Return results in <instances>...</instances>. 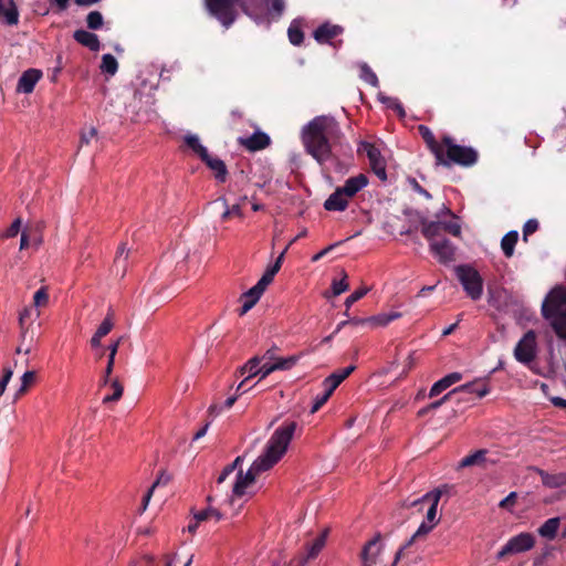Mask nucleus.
<instances>
[{
	"label": "nucleus",
	"instance_id": "obj_43",
	"mask_svg": "<svg viewBox=\"0 0 566 566\" xmlns=\"http://www.w3.org/2000/svg\"><path fill=\"white\" fill-rule=\"evenodd\" d=\"M434 527L436 525H432L428 522H422L416 533L406 543V546H411L416 539L426 537Z\"/></svg>",
	"mask_w": 566,
	"mask_h": 566
},
{
	"label": "nucleus",
	"instance_id": "obj_32",
	"mask_svg": "<svg viewBox=\"0 0 566 566\" xmlns=\"http://www.w3.org/2000/svg\"><path fill=\"white\" fill-rule=\"evenodd\" d=\"M488 453V450L485 449H480V450H476L475 452L464 457L459 467L460 468H468V467H472V465H479V464H482L485 462V455Z\"/></svg>",
	"mask_w": 566,
	"mask_h": 566
},
{
	"label": "nucleus",
	"instance_id": "obj_50",
	"mask_svg": "<svg viewBox=\"0 0 566 566\" xmlns=\"http://www.w3.org/2000/svg\"><path fill=\"white\" fill-rule=\"evenodd\" d=\"M381 102L387 104L388 107L396 111L400 118H403L406 116L405 108L397 99H394L391 97H382Z\"/></svg>",
	"mask_w": 566,
	"mask_h": 566
},
{
	"label": "nucleus",
	"instance_id": "obj_44",
	"mask_svg": "<svg viewBox=\"0 0 566 566\" xmlns=\"http://www.w3.org/2000/svg\"><path fill=\"white\" fill-rule=\"evenodd\" d=\"M186 144L199 156L200 159L208 154V149L200 144L197 136H187Z\"/></svg>",
	"mask_w": 566,
	"mask_h": 566
},
{
	"label": "nucleus",
	"instance_id": "obj_29",
	"mask_svg": "<svg viewBox=\"0 0 566 566\" xmlns=\"http://www.w3.org/2000/svg\"><path fill=\"white\" fill-rule=\"evenodd\" d=\"M560 525V518L559 517H552L548 518L539 528L538 534L549 541H553L556 535L557 531Z\"/></svg>",
	"mask_w": 566,
	"mask_h": 566
},
{
	"label": "nucleus",
	"instance_id": "obj_15",
	"mask_svg": "<svg viewBox=\"0 0 566 566\" xmlns=\"http://www.w3.org/2000/svg\"><path fill=\"white\" fill-rule=\"evenodd\" d=\"M239 142L240 145L249 151H259L265 149L271 144L269 135L261 130H256L247 138H240Z\"/></svg>",
	"mask_w": 566,
	"mask_h": 566
},
{
	"label": "nucleus",
	"instance_id": "obj_38",
	"mask_svg": "<svg viewBox=\"0 0 566 566\" xmlns=\"http://www.w3.org/2000/svg\"><path fill=\"white\" fill-rule=\"evenodd\" d=\"M49 304V293L48 286H42L38 290L33 296V305L36 307L35 310V318H39L41 315L40 307H45Z\"/></svg>",
	"mask_w": 566,
	"mask_h": 566
},
{
	"label": "nucleus",
	"instance_id": "obj_30",
	"mask_svg": "<svg viewBox=\"0 0 566 566\" xmlns=\"http://www.w3.org/2000/svg\"><path fill=\"white\" fill-rule=\"evenodd\" d=\"M31 315V308L25 307L19 315V326H20V339L23 342L29 339V342H34V332L30 331V326L25 325V318Z\"/></svg>",
	"mask_w": 566,
	"mask_h": 566
},
{
	"label": "nucleus",
	"instance_id": "obj_40",
	"mask_svg": "<svg viewBox=\"0 0 566 566\" xmlns=\"http://www.w3.org/2000/svg\"><path fill=\"white\" fill-rule=\"evenodd\" d=\"M289 247H286L283 252H281V254L277 256V259L275 260V262L270 265L265 272L263 273V277L268 279L271 283L273 282L274 280V276L275 274L280 271L281 269V265H282V262H283V259H284V254L286 252Z\"/></svg>",
	"mask_w": 566,
	"mask_h": 566
},
{
	"label": "nucleus",
	"instance_id": "obj_51",
	"mask_svg": "<svg viewBox=\"0 0 566 566\" xmlns=\"http://www.w3.org/2000/svg\"><path fill=\"white\" fill-rule=\"evenodd\" d=\"M279 350H280L279 346H276L275 344L272 345L263 354V356H262L263 360L266 359V360H270L272 363L280 361V360H286L287 357H279V356H276V352H279Z\"/></svg>",
	"mask_w": 566,
	"mask_h": 566
},
{
	"label": "nucleus",
	"instance_id": "obj_41",
	"mask_svg": "<svg viewBox=\"0 0 566 566\" xmlns=\"http://www.w3.org/2000/svg\"><path fill=\"white\" fill-rule=\"evenodd\" d=\"M118 63L112 54H104L102 57L101 70L104 73L114 75L117 71Z\"/></svg>",
	"mask_w": 566,
	"mask_h": 566
},
{
	"label": "nucleus",
	"instance_id": "obj_33",
	"mask_svg": "<svg viewBox=\"0 0 566 566\" xmlns=\"http://www.w3.org/2000/svg\"><path fill=\"white\" fill-rule=\"evenodd\" d=\"M400 317H401L400 312L392 311L390 313H380L378 315L370 316V317H368V323H370L375 326H386L390 322H392L397 318H400Z\"/></svg>",
	"mask_w": 566,
	"mask_h": 566
},
{
	"label": "nucleus",
	"instance_id": "obj_9",
	"mask_svg": "<svg viewBox=\"0 0 566 566\" xmlns=\"http://www.w3.org/2000/svg\"><path fill=\"white\" fill-rule=\"evenodd\" d=\"M535 538L531 533H521L512 537L505 546L497 553V559H502L507 555L518 554L533 548Z\"/></svg>",
	"mask_w": 566,
	"mask_h": 566
},
{
	"label": "nucleus",
	"instance_id": "obj_49",
	"mask_svg": "<svg viewBox=\"0 0 566 566\" xmlns=\"http://www.w3.org/2000/svg\"><path fill=\"white\" fill-rule=\"evenodd\" d=\"M370 291L369 287L363 286L353 292L345 301V306L347 310L357 301H359L361 297H364L368 292Z\"/></svg>",
	"mask_w": 566,
	"mask_h": 566
},
{
	"label": "nucleus",
	"instance_id": "obj_57",
	"mask_svg": "<svg viewBox=\"0 0 566 566\" xmlns=\"http://www.w3.org/2000/svg\"><path fill=\"white\" fill-rule=\"evenodd\" d=\"M22 221L20 218H17L13 220V222L10 224V227L7 229L6 233L3 234L4 238H13L15 237L20 229H21Z\"/></svg>",
	"mask_w": 566,
	"mask_h": 566
},
{
	"label": "nucleus",
	"instance_id": "obj_7",
	"mask_svg": "<svg viewBox=\"0 0 566 566\" xmlns=\"http://www.w3.org/2000/svg\"><path fill=\"white\" fill-rule=\"evenodd\" d=\"M421 233L432 244L441 240L443 232H448L457 238L461 237V226L455 221H430L427 218L420 219Z\"/></svg>",
	"mask_w": 566,
	"mask_h": 566
},
{
	"label": "nucleus",
	"instance_id": "obj_60",
	"mask_svg": "<svg viewBox=\"0 0 566 566\" xmlns=\"http://www.w3.org/2000/svg\"><path fill=\"white\" fill-rule=\"evenodd\" d=\"M213 205L214 206H220V207L223 208V211L221 213L222 220H227L230 217H232L230 214L229 207H228V203H227V199L224 197H219L217 200H214Z\"/></svg>",
	"mask_w": 566,
	"mask_h": 566
},
{
	"label": "nucleus",
	"instance_id": "obj_4",
	"mask_svg": "<svg viewBox=\"0 0 566 566\" xmlns=\"http://www.w3.org/2000/svg\"><path fill=\"white\" fill-rule=\"evenodd\" d=\"M542 316L549 323L558 338L566 340V287L556 285L544 298Z\"/></svg>",
	"mask_w": 566,
	"mask_h": 566
},
{
	"label": "nucleus",
	"instance_id": "obj_1",
	"mask_svg": "<svg viewBox=\"0 0 566 566\" xmlns=\"http://www.w3.org/2000/svg\"><path fill=\"white\" fill-rule=\"evenodd\" d=\"M296 428L297 423L291 421L274 431L264 453L252 463L245 473L241 469L238 471L237 480L232 488L233 496L240 497L244 495L245 489L255 482L259 474L269 471L282 459L287 451Z\"/></svg>",
	"mask_w": 566,
	"mask_h": 566
},
{
	"label": "nucleus",
	"instance_id": "obj_10",
	"mask_svg": "<svg viewBox=\"0 0 566 566\" xmlns=\"http://www.w3.org/2000/svg\"><path fill=\"white\" fill-rule=\"evenodd\" d=\"M361 148L367 154L369 165H370V168L374 171V174L381 181H386L387 180L386 160L382 157L379 148H377L374 144L368 143V142H361L358 151H360Z\"/></svg>",
	"mask_w": 566,
	"mask_h": 566
},
{
	"label": "nucleus",
	"instance_id": "obj_42",
	"mask_svg": "<svg viewBox=\"0 0 566 566\" xmlns=\"http://www.w3.org/2000/svg\"><path fill=\"white\" fill-rule=\"evenodd\" d=\"M289 40L293 45H301L304 41V32L300 25L293 22L287 30Z\"/></svg>",
	"mask_w": 566,
	"mask_h": 566
},
{
	"label": "nucleus",
	"instance_id": "obj_28",
	"mask_svg": "<svg viewBox=\"0 0 566 566\" xmlns=\"http://www.w3.org/2000/svg\"><path fill=\"white\" fill-rule=\"evenodd\" d=\"M4 18L8 25H15L19 22V11L13 0H0V18Z\"/></svg>",
	"mask_w": 566,
	"mask_h": 566
},
{
	"label": "nucleus",
	"instance_id": "obj_23",
	"mask_svg": "<svg viewBox=\"0 0 566 566\" xmlns=\"http://www.w3.org/2000/svg\"><path fill=\"white\" fill-rule=\"evenodd\" d=\"M73 39L81 45L90 49L93 52H97L101 48L98 36L90 31L78 29L74 31Z\"/></svg>",
	"mask_w": 566,
	"mask_h": 566
},
{
	"label": "nucleus",
	"instance_id": "obj_14",
	"mask_svg": "<svg viewBox=\"0 0 566 566\" xmlns=\"http://www.w3.org/2000/svg\"><path fill=\"white\" fill-rule=\"evenodd\" d=\"M430 249L438 256L440 263L447 264L455 259V248L448 239L433 242L430 244Z\"/></svg>",
	"mask_w": 566,
	"mask_h": 566
},
{
	"label": "nucleus",
	"instance_id": "obj_12",
	"mask_svg": "<svg viewBox=\"0 0 566 566\" xmlns=\"http://www.w3.org/2000/svg\"><path fill=\"white\" fill-rule=\"evenodd\" d=\"M381 534L376 533L375 536L365 543L359 554V558L361 560V566H373L376 564L377 558L381 552Z\"/></svg>",
	"mask_w": 566,
	"mask_h": 566
},
{
	"label": "nucleus",
	"instance_id": "obj_37",
	"mask_svg": "<svg viewBox=\"0 0 566 566\" xmlns=\"http://www.w3.org/2000/svg\"><path fill=\"white\" fill-rule=\"evenodd\" d=\"M35 380H36V371L35 370L25 371L21 377V386L15 394V398H20L21 396L25 395L28 392L29 388L35 382Z\"/></svg>",
	"mask_w": 566,
	"mask_h": 566
},
{
	"label": "nucleus",
	"instance_id": "obj_3",
	"mask_svg": "<svg viewBox=\"0 0 566 566\" xmlns=\"http://www.w3.org/2000/svg\"><path fill=\"white\" fill-rule=\"evenodd\" d=\"M239 0H205V6L210 15L229 28L237 18L235 4ZM263 0H245L241 8L245 14L258 20L261 18Z\"/></svg>",
	"mask_w": 566,
	"mask_h": 566
},
{
	"label": "nucleus",
	"instance_id": "obj_27",
	"mask_svg": "<svg viewBox=\"0 0 566 566\" xmlns=\"http://www.w3.org/2000/svg\"><path fill=\"white\" fill-rule=\"evenodd\" d=\"M462 379V374L460 373H451L437 382H434L429 391V398H433L438 395H440L443 390L448 389L453 384L460 381Z\"/></svg>",
	"mask_w": 566,
	"mask_h": 566
},
{
	"label": "nucleus",
	"instance_id": "obj_61",
	"mask_svg": "<svg viewBox=\"0 0 566 566\" xmlns=\"http://www.w3.org/2000/svg\"><path fill=\"white\" fill-rule=\"evenodd\" d=\"M517 499L516 492H511L504 500L500 502V507L509 509L515 505Z\"/></svg>",
	"mask_w": 566,
	"mask_h": 566
},
{
	"label": "nucleus",
	"instance_id": "obj_48",
	"mask_svg": "<svg viewBox=\"0 0 566 566\" xmlns=\"http://www.w3.org/2000/svg\"><path fill=\"white\" fill-rule=\"evenodd\" d=\"M348 286L349 285L347 283V274L343 270L342 271V279L339 281H334L333 284H332L333 295L337 296V295L342 294L343 292L348 290Z\"/></svg>",
	"mask_w": 566,
	"mask_h": 566
},
{
	"label": "nucleus",
	"instance_id": "obj_56",
	"mask_svg": "<svg viewBox=\"0 0 566 566\" xmlns=\"http://www.w3.org/2000/svg\"><path fill=\"white\" fill-rule=\"evenodd\" d=\"M12 375L13 371L10 367L3 368V375L0 379V397L4 394Z\"/></svg>",
	"mask_w": 566,
	"mask_h": 566
},
{
	"label": "nucleus",
	"instance_id": "obj_53",
	"mask_svg": "<svg viewBox=\"0 0 566 566\" xmlns=\"http://www.w3.org/2000/svg\"><path fill=\"white\" fill-rule=\"evenodd\" d=\"M128 256H129V250L126 248V244L125 243H122L118 248H117V252H116V256H115V264H124L127 260H128Z\"/></svg>",
	"mask_w": 566,
	"mask_h": 566
},
{
	"label": "nucleus",
	"instance_id": "obj_11",
	"mask_svg": "<svg viewBox=\"0 0 566 566\" xmlns=\"http://www.w3.org/2000/svg\"><path fill=\"white\" fill-rule=\"evenodd\" d=\"M270 284L271 282L268 279L261 276V279L254 286L244 292L240 296V300L243 301V304L240 308L239 314L244 315L245 313H248L259 302L262 294Z\"/></svg>",
	"mask_w": 566,
	"mask_h": 566
},
{
	"label": "nucleus",
	"instance_id": "obj_39",
	"mask_svg": "<svg viewBox=\"0 0 566 566\" xmlns=\"http://www.w3.org/2000/svg\"><path fill=\"white\" fill-rule=\"evenodd\" d=\"M111 388L113 389V394L103 398V403L116 402L118 401L124 392V386L118 380V378H114L108 381Z\"/></svg>",
	"mask_w": 566,
	"mask_h": 566
},
{
	"label": "nucleus",
	"instance_id": "obj_8",
	"mask_svg": "<svg viewBox=\"0 0 566 566\" xmlns=\"http://www.w3.org/2000/svg\"><path fill=\"white\" fill-rule=\"evenodd\" d=\"M514 356L517 361L523 364L532 363L536 357V333L533 329L527 331L514 349Z\"/></svg>",
	"mask_w": 566,
	"mask_h": 566
},
{
	"label": "nucleus",
	"instance_id": "obj_22",
	"mask_svg": "<svg viewBox=\"0 0 566 566\" xmlns=\"http://www.w3.org/2000/svg\"><path fill=\"white\" fill-rule=\"evenodd\" d=\"M356 369L355 365H350L344 369H339L331 374L323 381L325 388L333 394L334 390Z\"/></svg>",
	"mask_w": 566,
	"mask_h": 566
},
{
	"label": "nucleus",
	"instance_id": "obj_16",
	"mask_svg": "<svg viewBox=\"0 0 566 566\" xmlns=\"http://www.w3.org/2000/svg\"><path fill=\"white\" fill-rule=\"evenodd\" d=\"M42 77V72L38 69H29L24 71L19 78L17 92L30 94L33 92L35 84Z\"/></svg>",
	"mask_w": 566,
	"mask_h": 566
},
{
	"label": "nucleus",
	"instance_id": "obj_45",
	"mask_svg": "<svg viewBox=\"0 0 566 566\" xmlns=\"http://www.w3.org/2000/svg\"><path fill=\"white\" fill-rule=\"evenodd\" d=\"M87 28L91 30H98L104 24L103 15L99 11H91L86 17Z\"/></svg>",
	"mask_w": 566,
	"mask_h": 566
},
{
	"label": "nucleus",
	"instance_id": "obj_46",
	"mask_svg": "<svg viewBox=\"0 0 566 566\" xmlns=\"http://www.w3.org/2000/svg\"><path fill=\"white\" fill-rule=\"evenodd\" d=\"M452 397V392H448L442 398H440L439 400H436L431 403H429L428 406H426L424 408H421L418 412H417V416L418 417H423L426 416L429 411L431 410H436L438 409L439 407H441L447 400H449L450 398Z\"/></svg>",
	"mask_w": 566,
	"mask_h": 566
},
{
	"label": "nucleus",
	"instance_id": "obj_26",
	"mask_svg": "<svg viewBox=\"0 0 566 566\" xmlns=\"http://www.w3.org/2000/svg\"><path fill=\"white\" fill-rule=\"evenodd\" d=\"M490 389L486 384L479 385L476 381H472L452 389V396L454 395H475L478 398H482L489 394Z\"/></svg>",
	"mask_w": 566,
	"mask_h": 566
},
{
	"label": "nucleus",
	"instance_id": "obj_64",
	"mask_svg": "<svg viewBox=\"0 0 566 566\" xmlns=\"http://www.w3.org/2000/svg\"><path fill=\"white\" fill-rule=\"evenodd\" d=\"M170 480L171 476L167 474L165 471H161L156 481L151 484V488L156 489L159 484H167Z\"/></svg>",
	"mask_w": 566,
	"mask_h": 566
},
{
	"label": "nucleus",
	"instance_id": "obj_35",
	"mask_svg": "<svg viewBox=\"0 0 566 566\" xmlns=\"http://www.w3.org/2000/svg\"><path fill=\"white\" fill-rule=\"evenodd\" d=\"M324 547V539H315L314 543L308 547L306 555H301L297 557V565L296 566H305L308 559L315 558L318 553Z\"/></svg>",
	"mask_w": 566,
	"mask_h": 566
},
{
	"label": "nucleus",
	"instance_id": "obj_34",
	"mask_svg": "<svg viewBox=\"0 0 566 566\" xmlns=\"http://www.w3.org/2000/svg\"><path fill=\"white\" fill-rule=\"evenodd\" d=\"M263 360L262 357L260 356H253L252 358H250L240 369H239V373L240 375H245L248 374V376L245 377L247 379H251L255 376H258V369H259V365L261 364V361Z\"/></svg>",
	"mask_w": 566,
	"mask_h": 566
},
{
	"label": "nucleus",
	"instance_id": "obj_31",
	"mask_svg": "<svg viewBox=\"0 0 566 566\" xmlns=\"http://www.w3.org/2000/svg\"><path fill=\"white\" fill-rule=\"evenodd\" d=\"M518 239V233L515 230L509 231L501 241V248L506 258H511L514 253V248Z\"/></svg>",
	"mask_w": 566,
	"mask_h": 566
},
{
	"label": "nucleus",
	"instance_id": "obj_6",
	"mask_svg": "<svg viewBox=\"0 0 566 566\" xmlns=\"http://www.w3.org/2000/svg\"><path fill=\"white\" fill-rule=\"evenodd\" d=\"M455 274L467 295L476 301L483 293V279L472 265L461 264L455 268Z\"/></svg>",
	"mask_w": 566,
	"mask_h": 566
},
{
	"label": "nucleus",
	"instance_id": "obj_20",
	"mask_svg": "<svg viewBox=\"0 0 566 566\" xmlns=\"http://www.w3.org/2000/svg\"><path fill=\"white\" fill-rule=\"evenodd\" d=\"M418 132L422 139L424 140L427 147L430 149V151L434 155L436 160L442 159V142H437L433 133L430 130L429 127L426 125H419Z\"/></svg>",
	"mask_w": 566,
	"mask_h": 566
},
{
	"label": "nucleus",
	"instance_id": "obj_17",
	"mask_svg": "<svg viewBox=\"0 0 566 566\" xmlns=\"http://www.w3.org/2000/svg\"><path fill=\"white\" fill-rule=\"evenodd\" d=\"M201 160L213 172V176L218 182H226L228 177V168L222 159L213 157L208 153L201 158Z\"/></svg>",
	"mask_w": 566,
	"mask_h": 566
},
{
	"label": "nucleus",
	"instance_id": "obj_5",
	"mask_svg": "<svg viewBox=\"0 0 566 566\" xmlns=\"http://www.w3.org/2000/svg\"><path fill=\"white\" fill-rule=\"evenodd\" d=\"M442 159L436 160L437 165L450 167L452 164L460 166H472L478 160V153L469 146L454 144L452 137L444 135L442 137Z\"/></svg>",
	"mask_w": 566,
	"mask_h": 566
},
{
	"label": "nucleus",
	"instance_id": "obj_52",
	"mask_svg": "<svg viewBox=\"0 0 566 566\" xmlns=\"http://www.w3.org/2000/svg\"><path fill=\"white\" fill-rule=\"evenodd\" d=\"M333 394H331L327 389L325 390V392L322 395V396H317L314 400V403L312 406V409H311V413H315L319 410L321 407H323L327 400L329 399V397L332 396Z\"/></svg>",
	"mask_w": 566,
	"mask_h": 566
},
{
	"label": "nucleus",
	"instance_id": "obj_21",
	"mask_svg": "<svg viewBox=\"0 0 566 566\" xmlns=\"http://www.w3.org/2000/svg\"><path fill=\"white\" fill-rule=\"evenodd\" d=\"M447 488H448L447 485H443L442 488H437V489L426 493L422 497L413 500V501L405 500L400 503V507L410 509L413 506H419L426 501H430L431 504H434L436 506H438L439 501H440L444 490H447Z\"/></svg>",
	"mask_w": 566,
	"mask_h": 566
},
{
	"label": "nucleus",
	"instance_id": "obj_24",
	"mask_svg": "<svg viewBox=\"0 0 566 566\" xmlns=\"http://www.w3.org/2000/svg\"><path fill=\"white\" fill-rule=\"evenodd\" d=\"M348 197L339 187L325 200L324 208L327 211H344L348 206Z\"/></svg>",
	"mask_w": 566,
	"mask_h": 566
},
{
	"label": "nucleus",
	"instance_id": "obj_47",
	"mask_svg": "<svg viewBox=\"0 0 566 566\" xmlns=\"http://www.w3.org/2000/svg\"><path fill=\"white\" fill-rule=\"evenodd\" d=\"M266 8H268V12L270 14L280 17V15H282V13L284 11L285 3H284V0H269V1H266Z\"/></svg>",
	"mask_w": 566,
	"mask_h": 566
},
{
	"label": "nucleus",
	"instance_id": "obj_13",
	"mask_svg": "<svg viewBox=\"0 0 566 566\" xmlns=\"http://www.w3.org/2000/svg\"><path fill=\"white\" fill-rule=\"evenodd\" d=\"M301 358V354L298 355H291L287 357L286 360H280L275 363H265L262 366L259 365L258 375H260V379H264L270 374L276 371V370H289L292 367H294Z\"/></svg>",
	"mask_w": 566,
	"mask_h": 566
},
{
	"label": "nucleus",
	"instance_id": "obj_25",
	"mask_svg": "<svg viewBox=\"0 0 566 566\" xmlns=\"http://www.w3.org/2000/svg\"><path fill=\"white\" fill-rule=\"evenodd\" d=\"M368 184V178L364 174H359L355 177H350L345 181L343 187L339 189L348 197L353 198L357 192H359L364 187Z\"/></svg>",
	"mask_w": 566,
	"mask_h": 566
},
{
	"label": "nucleus",
	"instance_id": "obj_63",
	"mask_svg": "<svg viewBox=\"0 0 566 566\" xmlns=\"http://www.w3.org/2000/svg\"><path fill=\"white\" fill-rule=\"evenodd\" d=\"M361 70L365 74V78L371 85L376 86L378 84V78H377L376 74L366 64L363 65Z\"/></svg>",
	"mask_w": 566,
	"mask_h": 566
},
{
	"label": "nucleus",
	"instance_id": "obj_58",
	"mask_svg": "<svg viewBox=\"0 0 566 566\" xmlns=\"http://www.w3.org/2000/svg\"><path fill=\"white\" fill-rule=\"evenodd\" d=\"M426 522L436 526L439 524L440 517L438 516V506H436L434 504H431L430 507L428 509Z\"/></svg>",
	"mask_w": 566,
	"mask_h": 566
},
{
	"label": "nucleus",
	"instance_id": "obj_19",
	"mask_svg": "<svg viewBox=\"0 0 566 566\" xmlns=\"http://www.w3.org/2000/svg\"><path fill=\"white\" fill-rule=\"evenodd\" d=\"M343 32V28L329 22L322 23L314 30L313 36L318 43H327Z\"/></svg>",
	"mask_w": 566,
	"mask_h": 566
},
{
	"label": "nucleus",
	"instance_id": "obj_18",
	"mask_svg": "<svg viewBox=\"0 0 566 566\" xmlns=\"http://www.w3.org/2000/svg\"><path fill=\"white\" fill-rule=\"evenodd\" d=\"M534 472H536L542 480L544 486L549 489H557L566 485V472H559L555 474H551L543 469L537 467L530 468Z\"/></svg>",
	"mask_w": 566,
	"mask_h": 566
},
{
	"label": "nucleus",
	"instance_id": "obj_59",
	"mask_svg": "<svg viewBox=\"0 0 566 566\" xmlns=\"http://www.w3.org/2000/svg\"><path fill=\"white\" fill-rule=\"evenodd\" d=\"M97 137V128L92 126L88 132H82L81 133V145H87L92 138Z\"/></svg>",
	"mask_w": 566,
	"mask_h": 566
},
{
	"label": "nucleus",
	"instance_id": "obj_55",
	"mask_svg": "<svg viewBox=\"0 0 566 566\" xmlns=\"http://www.w3.org/2000/svg\"><path fill=\"white\" fill-rule=\"evenodd\" d=\"M538 229V222L535 219H530L525 222L523 227V239L527 240V237L534 233Z\"/></svg>",
	"mask_w": 566,
	"mask_h": 566
},
{
	"label": "nucleus",
	"instance_id": "obj_36",
	"mask_svg": "<svg viewBox=\"0 0 566 566\" xmlns=\"http://www.w3.org/2000/svg\"><path fill=\"white\" fill-rule=\"evenodd\" d=\"M210 517L219 522L222 520L223 514L212 505H208L205 510L193 513V518L197 523L207 521Z\"/></svg>",
	"mask_w": 566,
	"mask_h": 566
},
{
	"label": "nucleus",
	"instance_id": "obj_62",
	"mask_svg": "<svg viewBox=\"0 0 566 566\" xmlns=\"http://www.w3.org/2000/svg\"><path fill=\"white\" fill-rule=\"evenodd\" d=\"M114 364H115V359L113 358V356H108L107 365H106V368L104 371V377H103L104 385L108 384V381L111 380V375L113 373Z\"/></svg>",
	"mask_w": 566,
	"mask_h": 566
},
{
	"label": "nucleus",
	"instance_id": "obj_2",
	"mask_svg": "<svg viewBox=\"0 0 566 566\" xmlns=\"http://www.w3.org/2000/svg\"><path fill=\"white\" fill-rule=\"evenodd\" d=\"M338 123L332 116L321 115L313 118L302 130V142L306 151L319 164L332 157L331 139H338Z\"/></svg>",
	"mask_w": 566,
	"mask_h": 566
},
{
	"label": "nucleus",
	"instance_id": "obj_54",
	"mask_svg": "<svg viewBox=\"0 0 566 566\" xmlns=\"http://www.w3.org/2000/svg\"><path fill=\"white\" fill-rule=\"evenodd\" d=\"M114 324L112 322V318L109 316L105 317L104 321L101 323V325L96 329L97 336H106L113 328Z\"/></svg>",
	"mask_w": 566,
	"mask_h": 566
}]
</instances>
